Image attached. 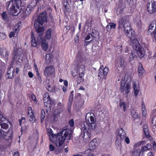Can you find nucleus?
Wrapping results in <instances>:
<instances>
[{
  "mask_svg": "<svg viewBox=\"0 0 156 156\" xmlns=\"http://www.w3.org/2000/svg\"><path fill=\"white\" fill-rule=\"evenodd\" d=\"M95 121L94 114L88 113L85 117V121L81 124V133L80 137L82 138L86 143L90 140L91 132L95 128L96 125L94 123Z\"/></svg>",
  "mask_w": 156,
  "mask_h": 156,
  "instance_id": "nucleus-1",
  "label": "nucleus"
},
{
  "mask_svg": "<svg viewBox=\"0 0 156 156\" xmlns=\"http://www.w3.org/2000/svg\"><path fill=\"white\" fill-rule=\"evenodd\" d=\"M47 20L46 12L44 11L39 15L37 20L35 21L34 24V27L39 36L37 38V42L38 44L41 43L42 49L45 51L47 50L48 48V43L46 40L41 38V36L44 31L42 27L43 24L46 22Z\"/></svg>",
  "mask_w": 156,
  "mask_h": 156,
  "instance_id": "nucleus-2",
  "label": "nucleus"
},
{
  "mask_svg": "<svg viewBox=\"0 0 156 156\" xmlns=\"http://www.w3.org/2000/svg\"><path fill=\"white\" fill-rule=\"evenodd\" d=\"M119 27V28L123 27L124 32L125 34L130 37L131 40V42L133 39H136L135 36V32L132 29L128 19L126 16H124L120 19L118 21Z\"/></svg>",
  "mask_w": 156,
  "mask_h": 156,
  "instance_id": "nucleus-3",
  "label": "nucleus"
},
{
  "mask_svg": "<svg viewBox=\"0 0 156 156\" xmlns=\"http://www.w3.org/2000/svg\"><path fill=\"white\" fill-rule=\"evenodd\" d=\"M131 44L135 50L132 51L129 56L130 60H132L137 56L140 58H143L145 55V51L140 44L137 40L136 39H133Z\"/></svg>",
  "mask_w": 156,
  "mask_h": 156,
  "instance_id": "nucleus-4",
  "label": "nucleus"
},
{
  "mask_svg": "<svg viewBox=\"0 0 156 156\" xmlns=\"http://www.w3.org/2000/svg\"><path fill=\"white\" fill-rule=\"evenodd\" d=\"M73 131L70 129H66L62 130L57 134L55 143L58 147L61 146L65 140L67 142L72 137Z\"/></svg>",
  "mask_w": 156,
  "mask_h": 156,
  "instance_id": "nucleus-5",
  "label": "nucleus"
},
{
  "mask_svg": "<svg viewBox=\"0 0 156 156\" xmlns=\"http://www.w3.org/2000/svg\"><path fill=\"white\" fill-rule=\"evenodd\" d=\"M130 84L129 83H127L122 79L120 87V91L121 92H125L128 94L130 92Z\"/></svg>",
  "mask_w": 156,
  "mask_h": 156,
  "instance_id": "nucleus-6",
  "label": "nucleus"
},
{
  "mask_svg": "<svg viewBox=\"0 0 156 156\" xmlns=\"http://www.w3.org/2000/svg\"><path fill=\"white\" fill-rule=\"evenodd\" d=\"M55 68L53 66H47L44 70V73L47 77L52 76L55 74Z\"/></svg>",
  "mask_w": 156,
  "mask_h": 156,
  "instance_id": "nucleus-7",
  "label": "nucleus"
},
{
  "mask_svg": "<svg viewBox=\"0 0 156 156\" xmlns=\"http://www.w3.org/2000/svg\"><path fill=\"white\" fill-rule=\"evenodd\" d=\"M84 57L81 52H78L76 55L74 63L78 67L81 66V63L84 61Z\"/></svg>",
  "mask_w": 156,
  "mask_h": 156,
  "instance_id": "nucleus-8",
  "label": "nucleus"
},
{
  "mask_svg": "<svg viewBox=\"0 0 156 156\" xmlns=\"http://www.w3.org/2000/svg\"><path fill=\"white\" fill-rule=\"evenodd\" d=\"M104 66H102L99 69V72L98 76L100 78L105 79L108 72L109 69L107 67L103 68Z\"/></svg>",
  "mask_w": 156,
  "mask_h": 156,
  "instance_id": "nucleus-9",
  "label": "nucleus"
},
{
  "mask_svg": "<svg viewBox=\"0 0 156 156\" xmlns=\"http://www.w3.org/2000/svg\"><path fill=\"white\" fill-rule=\"evenodd\" d=\"M149 32L153 35L156 41V23H152L151 24L147 31V33L149 34Z\"/></svg>",
  "mask_w": 156,
  "mask_h": 156,
  "instance_id": "nucleus-10",
  "label": "nucleus"
},
{
  "mask_svg": "<svg viewBox=\"0 0 156 156\" xmlns=\"http://www.w3.org/2000/svg\"><path fill=\"white\" fill-rule=\"evenodd\" d=\"M116 134L117 138H120L122 140H123L126 136L125 132L121 128H119L117 130Z\"/></svg>",
  "mask_w": 156,
  "mask_h": 156,
  "instance_id": "nucleus-11",
  "label": "nucleus"
},
{
  "mask_svg": "<svg viewBox=\"0 0 156 156\" xmlns=\"http://www.w3.org/2000/svg\"><path fill=\"white\" fill-rule=\"evenodd\" d=\"M14 53L15 56L14 58L16 60H17L18 61L20 62V59H22V50L21 48H19L17 50V49H15V48L14 49Z\"/></svg>",
  "mask_w": 156,
  "mask_h": 156,
  "instance_id": "nucleus-12",
  "label": "nucleus"
},
{
  "mask_svg": "<svg viewBox=\"0 0 156 156\" xmlns=\"http://www.w3.org/2000/svg\"><path fill=\"white\" fill-rule=\"evenodd\" d=\"M43 102L46 106H50L51 103L50 97L48 93H45L44 95Z\"/></svg>",
  "mask_w": 156,
  "mask_h": 156,
  "instance_id": "nucleus-13",
  "label": "nucleus"
},
{
  "mask_svg": "<svg viewBox=\"0 0 156 156\" xmlns=\"http://www.w3.org/2000/svg\"><path fill=\"white\" fill-rule=\"evenodd\" d=\"M47 132L48 136L49 137L51 141L53 142L55 141V139H56L57 135L54 134L52 133V131L51 129L49 128L47 129Z\"/></svg>",
  "mask_w": 156,
  "mask_h": 156,
  "instance_id": "nucleus-14",
  "label": "nucleus"
},
{
  "mask_svg": "<svg viewBox=\"0 0 156 156\" xmlns=\"http://www.w3.org/2000/svg\"><path fill=\"white\" fill-rule=\"evenodd\" d=\"M97 144L96 140V139H93L89 144L88 149L90 151H93L96 148Z\"/></svg>",
  "mask_w": 156,
  "mask_h": 156,
  "instance_id": "nucleus-15",
  "label": "nucleus"
},
{
  "mask_svg": "<svg viewBox=\"0 0 156 156\" xmlns=\"http://www.w3.org/2000/svg\"><path fill=\"white\" fill-rule=\"evenodd\" d=\"M78 70L79 72V76L80 79V81L81 80L82 78L84 75V71L85 70V68L84 65H82L81 66L78 67Z\"/></svg>",
  "mask_w": 156,
  "mask_h": 156,
  "instance_id": "nucleus-16",
  "label": "nucleus"
},
{
  "mask_svg": "<svg viewBox=\"0 0 156 156\" xmlns=\"http://www.w3.org/2000/svg\"><path fill=\"white\" fill-rule=\"evenodd\" d=\"M12 135L13 133L12 131L9 130L8 132H5L3 139L7 140H10L12 138Z\"/></svg>",
  "mask_w": 156,
  "mask_h": 156,
  "instance_id": "nucleus-17",
  "label": "nucleus"
},
{
  "mask_svg": "<svg viewBox=\"0 0 156 156\" xmlns=\"http://www.w3.org/2000/svg\"><path fill=\"white\" fill-rule=\"evenodd\" d=\"M133 87L134 90V92L135 96H136L138 94L140 91V88L138 84L135 82L133 83Z\"/></svg>",
  "mask_w": 156,
  "mask_h": 156,
  "instance_id": "nucleus-18",
  "label": "nucleus"
},
{
  "mask_svg": "<svg viewBox=\"0 0 156 156\" xmlns=\"http://www.w3.org/2000/svg\"><path fill=\"white\" fill-rule=\"evenodd\" d=\"M0 54L5 59H7L9 53L6 49L5 48L1 49L0 50Z\"/></svg>",
  "mask_w": 156,
  "mask_h": 156,
  "instance_id": "nucleus-19",
  "label": "nucleus"
},
{
  "mask_svg": "<svg viewBox=\"0 0 156 156\" xmlns=\"http://www.w3.org/2000/svg\"><path fill=\"white\" fill-rule=\"evenodd\" d=\"M140 149H137L136 150L132 151L130 153V156H141L142 155Z\"/></svg>",
  "mask_w": 156,
  "mask_h": 156,
  "instance_id": "nucleus-20",
  "label": "nucleus"
},
{
  "mask_svg": "<svg viewBox=\"0 0 156 156\" xmlns=\"http://www.w3.org/2000/svg\"><path fill=\"white\" fill-rule=\"evenodd\" d=\"M154 2L151 5L150 3H148L147 4V9L149 12L151 13L154 12Z\"/></svg>",
  "mask_w": 156,
  "mask_h": 156,
  "instance_id": "nucleus-21",
  "label": "nucleus"
},
{
  "mask_svg": "<svg viewBox=\"0 0 156 156\" xmlns=\"http://www.w3.org/2000/svg\"><path fill=\"white\" fill-rule=\"evenodd\" d=\"M152 148V145L149 144H147L145 146L142 147L141 149V153L142 152V154L144 152L149 150Z\"/></svg>",
  "mask_w": 156,
  "mask_h": 156,
  "instance_id": "nucleus-22",
  "label": "nucleus"
},
{
  "mask_svg": "<svg viewBox=\"0 0 156 156\" xmlns=\"http://www.w3.org/2000/svg\"><path fill=\"white\" fill-rule=\"evenodd\" d=\"M116 26V24L114 23H110L106 26V28L108 31H109V27H110V30L115 29Z\"/></svg>",
  "mask_w": 156,
  "mask_h": 156,
  "instance_id": "nucleus-23",
  "label": "nucleus"
},
{
  "mask_svg": "<svg viewBox=\"0 0 156 156\" xmlns=\"http://www.w3.org/2000/svg\"><path fill=\"white\" fill-rule=\"evenodd\" d=\"M116 66L118 67L122 68V69L125 67V62L123 59H120L119 61L116 63Z\"/></svg>",
  "mask_w": 156,
  "mask_h": 156,
  "instance_id": "nucleus-24",
  "label": "nucleus"
},
{
  "mask_svg": "<svg viewBox=\"0 0 156 156\" xmlns=\"http://www.w3.org/2000/svg\"><path fill=\"white\" fill-rule=\"evenodd\" d=\"M52 31L51 29H48L46 32L44 36V38L47 40L50 39L51 36Z\"/></svg>",
  "mask_w": 156,
  "mask_h": 156,
  "instance_id": "nucleus-25",
  "label": "nucleus"
},
{
  "mask_svg": "<svg viewBox=\"0 0 156 156\" xmlns=\"http://www.w3.org/2000/svg\"><path fill=\"white\" fill-rule=\"evenodd\" d=\"M131 76L132 74L131 73H127L125 74L124 78V80H123L125 81L127 83H129L131 81Z\"/></svg>",
  "mask_w": 156,
  "mask_h": 156,
  "instance_id": "nucleus-26",
  "label": "nucleus"
},
{
  "mask_svg": "<svg viewBox=\"0 0 156 156\" xmlns=\"http://www.w3.org/2000/svg\"><path fill=\"white\" fill-rule=\"evenodd\" d=\"M31 37L32 46L34 47H37V42L38 43V42L37 41H36L34 36L33 33H32L31 34Z\"/></svg>",
  "mask_w": 156,
  "mask_h": 156,
  "instance_id": "nucleus-27",
  "label": "nucleus"
},
{
  "mask_svg": "<svg viewBox=\"0 0 156 156\" xmlns=\"http://www.w3.org/2000/svg\"><path fill=\"white\" fill-rule=\"evenodd\" d=\"M145 71L143 69L142 64L140 63L139 65L138 72L139 74L141 76L145 73Z\"/></svg>",
  "mask_w": 156,
  "mask_h": 156,
  "instance_id": "nucleus-28",
  "label": "nucleus"
},
{
  "mask_svg": "<svg viewBox=\"0 0 156 156\" xmlns=\"http://www.w3.org/2000/svg\"><path fill=\"white\" fill-rule=\"evenodd\" d=\"M53 56L51 54H47L45 56L46 63H49L52 60Z\"/></svg>",
  "mask_w": 156,
  "mask_h": 156,
  "instance_id": "nucleus-29",
  "label": "nucleus"
},
{
  "mask_svg": "<svg viewBox=\"0 0 156 156\" xmlns=\"http://www.w3.org/2000/svg\"><path fill=\"white\" fill-rule=\"evenodd\" d=\"M21 28V23H19L15 26L13 29V30L15 31L16 34H17Z\"/></svg>",
  "mask_w": 156,
  "mask_h": 156,
  "instance_id": "nucleus-30",
  "label": "nucleus"
},
{
  "mask_svg": "<svg viewBox=\"0 0 156 156\" xmlns=\"http://www.w3.org/2000/svg\"><path fill=\"white\" fill-rule=\"evenodd\" d=\"M63 6V9L65 10H68L69 9V5L68 3L67 0H63L62 2Z\"/></svg>",
  "mask_w": 156,
  "mask_h": 156,
  "instance_id": "nucleus-31",
  "label": "nucleus"
},
{
  "mask_svg": "<svg viewBox=\"0 0 156 156\" xmlns=\"http://www.w3.org/2000/svg\"><path fill=\"white\" fill-rule=\"evenodd\" d=\"M15 69L13 67H11L9 68L7 72L8 75L12 74V76H13L14 75V73L15 72Z\"/></svg>",
  "mask_w": 156,
  "mask_h": 156,
  "instance_id": "nucleus-32",
  "label": "nucleus"
},
{
  "mask_svg": "<svg viewBox=\"0 0 156 156\" xmlns=\"http://www.w3.org/2000/svg\"><path fill=\"white\" fill-rule=\"evenodd\" d=\"M1 16L3 19L5 21H7L9 20V18L6 12H4L1 14Z\"/></svg>",
  "mask_w": 156,
  "mask_h": 156,
  "instance_id": "nucleus-33",
  "label": "nucleus"
},
{
  "mask_svg": "<svg viewBox=\"0 0 156 156\" xmlns=\"http://www.w3.org/2000/svg\"><path fill=\"white\" fill-rule=\"evenodd\" d=\"M7 121L8 120L6 119V120L5 121L0 122V125L2 128L4 129H6L8 127V125L6 123L4 122Z\"/></svg>",
  "mask_w": 156,
  "mask_h": 156,
  "instance_id": "nucleus-34",
  "label": "nucleus"
},
{
  "mask_svg": "<svg viewBox=\"0 0 156 156\" xmlns=\"http://www.w3.org/2000/svg\"><path fill=\"white\" fill-rule=\"evenodd\" d=\"M142 112L143 116H145L147 114V111L145 105L143 103L142 105Z\"/></svg>",
  "mask_w": 156,
  "mask_h": 156,
  "instance_id": "nucleus-35",
  "label": "nucleus"
},
{
  "mask_svg": "<svg viewBox=\"0 0 156 156\" xmlns=\"http://www.w3.org/2000/svg\"><path fill=\"white\" fill-rule=\"evenodd\" d=\"M119 105L120 108H123L124 112L126 111V103L124 102H121L119 103Z\"/></svg>",
  "mask_w": 156,
  "mask_h": 156,
  "instance_id": "nucleus-36",
  "label": "nucleus"
},
{
  "mask_svg": "<svg viewBox=\"0 0 156 156\" xmlns=\"http://www.w3.org/2000/svg\"><path fill=\"white\" fill-rule=\"evenodd\" d=\"M131 114L132 116L134 118L136 119L138 117V114L136 113L135 110L132 109L131 111Z\"/></svg>",
  "mask_w": 156,
  "mask_h": 156,
  "instance_id": "nucleus-37",
  "label": "nucleus"
},
{
  "mask_svg": "<svg viewBox=\"0 0 156 156\" xmlns=\"http://www.w3.org/2000/svg\"><path fill=\"white\" fill-rule=\"evenodd\" d=\"M144 144V141L138 142L134 145L133 148L135 149L136 150L138 149V148L141 144Z\"/></svg>",
  "mask_w": 156,
  "mask_h": 156,
  "instance_id": "nucleus-38",
  "label": "nucleus"
},
{
  "mask_svg": "<svg viewBox=\"0 0 156 156\" xmlns=\"http://www.w3.org/2000/svg\"><path fill=\"white\" fill-rule=\"evenodd\" d=\"M30 117L29 119L30 121L32 123L34 122L35 120V118L34 116V113L30 114V115H28Z\"/></svg>",
  "mask_w": 156,
  "mask_h": 156,
  "instance_id": "nucleus-39",
  "label": "nucleus"
},
{
  "mask_svg": "<svg viewBox=\"0 0 156 156\" xmlns=\"http://www.w3.org/2000/svg\"><path fill=\"white\" fill-rule=\"evenodd\" d=\"M144 129V132L145 135L148 137L149 136V131L147 128V126H144V127L143 128Z\"/></svg>",
  "mask_w": 156,
  "mask_h": 156,
  "instance_id": "nucleus-40",
  "label": "nucleus"
},
{
  "mask_svg": "<svg viewBox=\"0 0 156 156\" xmlns=\"http://www.w3.org/2000/svg\"><path fill=\"white\" fill-rule=\"evenodd\" d=\"M41 122L43 121V119L45 116V113L44 110H42L41 112Z\"/></svg>",
  "mask_w": 156,
  "mask_h": 156,
  "instance_id": "nucleus-41",
  "label": "nucleus"
},
{
  "mask_svg": "<svg viewBox=\"0 0 156 156\" xmlns=\"http://www.w3.org/2000/svg\"><path fill=\"white\" fill-rule=\"evenodd\" d=\"M151 122L153 125L156 127V115L154 116L152 119Z\"/></svg>",
  "mask_w": 156,
  "mask_h": 156,
  "instance_id": "nucleus-42",
  "label": "nucleus"
},
{
  "mask_svg": "<svg viewBox=\"0 0 156 156\" xmlns=\"http://www.w3.org/2000/svg\"><path fill=\"white\" fill-rule=\"evenodd\" d=\"M6 37V35L5 34L2 33H0V41L5 39Z\"/></svg>",
  "mask_w": 156,
  "mask_h": 156,
  "instance_id": "nucleus-43",
  "label": "nucleus"
},
{
  "mask_svg": "<svg viewBox=\"0 0 156 156\" xmlns=\"http://www.w3.org/2000/svg\"><path fill=\"white\" fill-rule=\"evenodd\" d=\"M5 132H4L3 130H2L1 129H0V139H3L4 136L5 135Z\"/></svg>",
  "mask_w": 156,
  "mask_h": 156,
  "instance_id": "nucleus-44",
  "label": "nucleus"
},
{
  "mask_svg": "<svg viewBox=\"0 0 156 156\" xmlns=\"http://www.w3.org/2000/svg\"><path fill=\"white\" fill-rule=\"evenodd\" d=\"M34 113L32 110V108L31 107H29L28 108V115H30Z\"/></svg>",
  "mask_w": 156,
  "mask_h": 156,
  "instance_id": "nucleus-45",
  "label": "nucleus"
},
{
  "mask_svg": "<svg viewBox=\"0 0 156 156\" xmlns=\"http://www.w3.org/2000/svg\"><path fill=\"white\" fill-rule=\"evenodd\" d=\"M73 95L72 94L70 95L69 101V105H71L73 101Z\"/></svg>",
  "mask_w": 156,
  "mask_h": 156,
  "instance_id": "nucleus-46",
  "label": "nucleus"
},
{
  "mask_svg": "<svg viewBox=\"0 0 156 156\" xmlns=\"http://www.w3.org/2000/svg\"><path fill=\"white\" fill-rule=\"evenodd\" d=\"M6 119L1 114H0V122L5 121Z\"/></svg>",
  "mask_w": 156,
  "mask_h": 156,
  "instance_id": "nucleus-47",
  "label": "nucleus"
},
{
  "mask_svg": "<svg viewBox=\"0 0 156 156\" xmlns=\"http://www.w3.org/2000/svg\"><path fill=\"white\" fill-rule=\"evenodd\" d=\"M16 33V32H15V31L13 30V31L11 32L9 34V37L12 38V37H14Z\"/></svg>",
  "mask_w": 156,
  "mask_h": 156,
  "instance_id": "nucleus-48",
  "label": "nucleus"
},
{
  "mask_svg": "<svg viewBox=\"0 0 156 156\" xmlns=\"http://www.w3.org/2000/svg\"><path fill=\"white\" fill-rule=\"evenodd\" d=\"M25 118L24 117H22L21 119L19 120V124L20 126H21L22 123L25 122Z\"/></svg>",
  "mask_w": 156,
  "mask_h": 156,
  "instance_id": "nucleus-49",
  "label": "nucleus"
},
{
  "mask_svg": "<svg viewBox=\"0 0 156 156\" xmlns=\"http://www.w3.org/2000/svg\"><path fill=\"white\" fill-rule=\"evenodd\" d=\"M69 124L71 127H73L74 125V122L73 119H72L69 120Z\"/></svg>",
  "mask_w": 156,
  "mask_h": 156,
  "instance_id": "nucleus-50",
  "label": "nucleus"
},
{
  "mask_svg": "<svg viewBox=\"0 0 156 156\" xmlns=\"http://www.w3.org/2000/svg\"><path fill=\"white\" fill-rule=\"evenodd\" d=\"M123 140H124L125 141L127 144H129L130 140L129 138L128 137H126V136L125 138Z\"/></svg>",
  "mask_w": 156,
  "mask_h": 156,
  "instance_id": "nucleus-51",
  "label": "nucleus"
},
{
  "mask_svg": "<svg viewBox=\"0 0 156 156\" xmlns=\"http://www.w3.org/2000/svg\"><path fill=\"white\" fill-rule=\"evenodd\" d=\"M49 150L50 151H52L54 150L55 147L52 144H50L49 145Z\"/></svg>",
  "mask_w": 156,
  "mask_h": 156,
  "instance_id": "nucleus-52",
  "label": "nucleus"
},
{
  "mask_svg": "<svg viewBox=\"0 0 156 156\" xmlns=\"http://www.w3.org/2000/svg\"><path fill=\"white\" fill-rule=\"evenodd\" d=\"M88 153V154L87 155V156H94L93 153H89L88 150L86 151L85 152V154L87 153Z\"/></svg>",
  "mask_w": 156,
  "mask_h": 156,
  "instance_id": "nucleus-53",
  "label": "nucleus"
},
{
  "mask_svg": "<svg viewBox=\"0 0 156 156\" xmlns=\"http://www.w3.org/2000/svg\"><path fill=\"white\" fill-rule=\"evenodd\" d=\"M28 75L29 76L30 78L33 77V73L31 72H28Z\"/></svg>",
  "mask_w": 156,
  "mask_h": 156,
  "instance_id": "nucleus-54",
  "label": "nucleus"
},
{
  "mask_svg": "<svg viewBox=\"0 0 156 156\" xmlns=\"http://www.w3.org/2000/svg\"><path fill=\"white\" fill-rule=\"evenodd\" d=\"M154 12H156V2H154Z\"/></svg>",
  "mask_w": 156,
  "mask_h": 156,
  "instance_id": "nucleus-55",
  "label": "nucleus"
},
{
  "mask_svg": "<svg viewBox=\"0 0 156 156\" xmlns=\"http://www.w3.org/2000/svg\"><path fill=\"white\" fill-rule=\"evenodd\" d=\"M90 34H89L85 38V40H89L90 38Z\"/></svg>",
  "mask_w": 156,
  "mask_h": 156,
  "instance_id": "nucleus-56",
  "label": "nucleus"
},
{
  "mask_svg": "<svg viewBox=\"0 0 156 156\" xmlns=\"http://www.w3.org/2000/svg\"><path fill=\"white\" fill-rule=\"evenodd\" d=\"M63 81L64 85L66 87H67L68 85V81L66 80H64Z\"/></svg>",
  "mask_w": 156,
  "mask_h": 156,
  "instance_id": "nucleus-57",
  "label": "nucleus"
},
{
  "mask_svg": "<svg viewBox=\"0 0 156 156\" xmlns=\"http://www.w3.org/2000/svg\"><path fill=\"white\" fill-rule=\"evenodd\" d=\"M34 68L35 70L36 71H37L38 70V68L37 67V65L36 64H34Z\"/></svg>",
  "mask_w": 156,
  "mask_h": 156,
  "instance_id": "nucleus-58",
  "label": "nucleus"
},
{
  "mask_svg": "<svg viewBox=\"0 0 156 156\" xmlns=\"http://www.w3.org/2000/svg\"><path fill=\"white\" fill-rule=\"evenodd\" d=\"M32 99L35 101H36V98L35 96L34 95H32Z\"/></svg>",
  "mask_w": 156,
  "mask_h": 156,
  "instance_id": "nucleus-59",
  "label": "nucleus"
},
{
  "mask_svg": "<svg viewBox=\"0 0 156 156\" xmlns=\"http://www.w3.org/2000/svg\"><path fill=\"white\" fill-rule=\"evenodd\" d=\"M147 156H154L153 154L151 152H149L147 154Z\"/></svg>",
  "mask_w": 156,
  "mask_h": 156,
  "instance_id": "nucleus-60",
  "label": "nucleus"
},
{
  "mask_svg": "<svg viewBox=\"0 0 156 156\" xmlns=\"http://www.w3.org/2000/svg\"><path fill=\"white\" fill-rule=\"evenodd\" d=\"M13 156H19V152L17 151L15 152Z\"/></svg>",
  "mask_w": 156,
  "mask_h": 156,
  "instance_id": "nucleus-61",
  "label": "nucleus"
},
{
  "mask_svg": "<svg viewBox=\"0 0 156 156\" xmlns=\"http://www.w3.org/2000/svg\"><path fill=\"white\" fill-rule=\"evenodd\" d=\"M66 87L63 86L62 88V90L65 92L66 91Z\"/></svg>",
  "mask_w": 156,
  "mask_h": 156,
  "instance_id": "nucleus-62",
  "label": "nucleus"
},
{
  "mask_svg": "<svg viewBox=\"0 0 156 156\" xmlns=\"http://www.w3.org/2000/svg\"><path fill=\"white\" fill-rule=\"evenodd\" d=\"M116 143L118 144L119 147H120L121 146V144L120 141H119L118 140H117L116 141Z\"/></svg>",
  "mask_w": 156,
  "mask_h": 156,
  "instance_id": "nucleus-63",
  "label": "nucleus"
},
{
  "mask_svg": "<svg viewBox=\"0 0 156 156\" xmlns=\"http://www.w3.org/2000/svg\"><path fill=\"white\" fill-rule=\"evenodd\" d=\"M153 148L154 150L156 149V143L154 142L153 144Z\"/></svg>",
  "mask_w": 156,
  "mask_h": 156,
  "instance_id": "nucleus-64",
  "label": "nucleus"
}]
</instances>
